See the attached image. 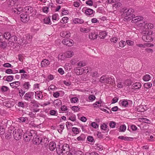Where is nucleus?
Here are the masks:
<instances>
[{
    "label": "nucleus",
    "instance_id": "obj_1",
    "mask_svg": "<svg viewBox=\"0 0 155 155\" xmlns=\"http://www.w3.org/2000/svg\"><path fill=\"white\" fill-rule=\"evenodd\" d=\"M134 12V10L132 8L125 9L123 14V15L124 18V21H129L131 20L132 18L135 16V15L133 14Z\"/></svg>",
    "mask_w": 155,
    "mask_h": 155
},
{
    "label": "nucleus",
    "instance_id": "obj_2",
    "mask_svg": "<svg viewBox=\"0 0 155 155\" xmlns=\"http://www.w3.org/2000/svg\"><path fill=\"white\" fill-rule=\"evenodd\" d=\"M36 136V132L33 130L27 131L23 135V137L25 141H29Z\"/></svg>",
    "mask_w": 155,
    "mask_h": 155
},
{
    "label": "nucleus",
    "instance_id": "obj_3",
    "mask_svg": "<svg viewBox=\"0 0 155 155\" xmlns=\"http://www.w3.org/2000/svg\"><path fill=\"white\" fill-rule=\"evenodd\" d=\"M22 131L21 129H15L13 132V135L14 139L16 140L20 139L22 135Z\"/></svg>",
    "mask_w": 155,
    "mask_h": 155
},
{
    "label": "nucleus",
    "instance_id": "obj_4",
    "mask_svg": "<svg viewBox=\"0 0 155 155\" xmlns=\"http://www.w3.org/2000/svg\"><path fill=\"white\" fill-rule=\"evenodd\" d=\"M34 93L31 91H29L26 93L23 97L24 100L28 101H31L34 97Z\"/></svg>",
    "mask_w": 155,
    "mask_h": 155
},
{
    "label": "nucleus",
    "instance_id": "obj_5",
    "mask_svg": "<svg viewBox=\"0 0 155 155\" xmlns=\"http://www.w3.org/2000/svg\"><path fill=\"white\" fill-rule=\"evenodd\" d=\"M150 33L148 32L146 34H145L144 35H143L142 37V39L145 41L147 42H151L153 40V38L152 36L149 34Z\"/></svg>",
    "mask_w": 155,
    "mask_h": 155
},
{
    "label": "nucleus",
    "instance_id": "obj_6",
    "mask_svg": "<svg viewBox=\"0 0 155 155\" xmlns=\"http://www.w3.org/2000/svg\"><path fill=\"white\" fill-rule=\"evenodd\" d=\"M61 148H62L63 154H66V155H67L68 154L69 152L70 151L69 146L68 144L65 143L62 145L61 144Z\"/></svg>",
    "mask_w": 155,
    "mask_h": 155
},
{
    "label": "nucleus",
    "instance_id": "obj_7",
    "mask_svg": "<svg viewBox=\"0 0 155 155\" xmlns=\"http://www.w3.org/2000/svg\"><path fill=\"white\" fill-rule=\"evenodd\" d=\"M62 43L68 46H71L74 44V42L71 39L68 38L64 39L62 41Z\"/></svg>",
    "mask_w": 155,
    "mask_h": 155
},
{
    "label": "nucleus",
    "instance_id": "obj_8",
    "mask_svg": "<svg viewBox=\"0 0 155 155\" xmlns=\"http://www.w3.org/2000/svg\"><path fill=\"white\" fill-rule=\"evenodd\" d=\"M33 143L36 145H38L41 143L43 142V140L41 137H38L36 134V136L32 139Z\"/></svg>",
    "mask_w": 155,
    "mask_h": 155
},
{
    "label": "nucleus",
    "instance_id": "obj_9",
    "mask_svg": "<svg viewBox=\"0 0 155 155\" xmlns=\"http://www.w3.org/2000/svg\"><path fill=\"white\" fill-rule=\"evenodd\" d=\"M3 36L2 34L0 33V47L2 48H5L7 46V43L3 41Z\"/></svg>",
    "mask_w": 155,
    "mask_h": 155
},
{
    "label": "nucleus",
    "instance_id": "obj_10",
    "mask_svg": "<svg viewBox=\"0 0 155 155\" xmlns=\"http://www.w3.org/2000/svg\"><path fill=\"white\" fill-rule=\"evenodd\" d=\"M20 16L21 20L23 22H27L29 20V16L26 14H22Z\"/></svg>",
    "mask_w": 155,
    "mask_h": 155
},
{
    "label": "nucleus",
    "instance_id": "obj_11",
    "mask_svg": "<svg viewBox=\"0 0 155 155\" xmlns=\"http://www.w3.org/2000/svg\"><path fill=\"white\" fill-rule=\"evenodd\" d=\"M82 11L83 12L85 13L86 15H90L93 14V10L91 8H87L86 7L83 8Z\"/></svg>",
    "mask_w": 155,
    "mask_h": 155
},
{
    "label": "nucleus",
    "instance_id": "obj_12",
    "mask_svg": "<svg viewBox=\"0 0 155 155\" xmlns=\"http://www.w3.org/2000/svg\"><path fill=\"white\" fill-rule=\"evenodd\" d=\"M50 64V62L48 60L44 59L41 62V65L42 67L45 68L47 67Z\"/></svg>",
    "mask_w": 155,
    "mask_h": 155
},
{
    "label": "nucleus",
    "instance_id": "obj_13",
    "mask_svg": "<svg viewBox=\"0 0 155 155\" xmlns=\"http://www.w3.org/2000/svg\"><path fill=\"white\" fill-rule=\"evenodd\" d=\"M35 98L37 100H42L43 97L42 92L41 91H38L35 92Z\"/></svg>",
    "mask_w": 155,
    "mask_h": 155
},
{
    "label": "nucleus",
    "instance_id": "obj_14",
    "mask_svg": "<svg viewBox=\"0 0 155 155\" xmlns=\"http://www.w3.org/2000/svg\"><path fill=\"white\" fill-rule=\"evenodd\" d=\"M141 87V84L139 82L134 83L131 86V88L134 90L138 89Z\"/></svg>",
    "mask_w": 155,
    "mask_h": 155
},
{
    "label": "nucleus",
    "instance_id": "obj_15",
    "mask_svg": "<svg viewBox=\"0 0 155 155\" xmlns=\"http://www.w3.org/2000/svg\"><path fill=\"white\" fill-rule=\"evenodd\" d=\"M143 17L141 16H135L132 18V19L131 21L133 23H136L138 21H140L143 19Z\"/></svg>",
    "mask_w": 155,
    "mask_h": 155
},
{
    "label": "nucleus",
    "instance_id": "obj_16",
    "mask_svg": "<svg viewBox=\"0 0 155 155\" xmlns=\"http://www.w3.org/2000/svg\"><path fill=\"white\" fill-rule=\"evenodd\" d=\"M57 147L56 143L52 141L50 143L49 145V148L51 151H53Z\"/></svg>",
    "mask_w": 155,
    "mask_h": 155
},
{
    "label": "nucleus",
    "instance_id": "obj_17",
    "mask_svg": "<svg viewBox=\"0 0 155 155\" xmlns=\"http://www.w3.org/2000/svg\"><path fill=\"white\" fill-rule=\"evenodd\" d=\"M119 139H121L122 140H124L125 141H132L133 140V138L132 137H124L122 136H120L118 137Z\"/></svg>",
    "mask_w": 155,
    "mask_h": 155
},
{
    "label": "nucleus",
    "instance_id": "obj_18",
    "mask_svg": "<svg viewBox=\"0 0 155 155\" xmlns=\"http://www.w3.org/2000/svg\"><path fill=\"white\" fill-rule=\"evenodd\" d=\"M25 12L29 14L32 13L33 11L32 7L30 6L25 7Z\"/></svg>",
    "mask_w": 155,
    "mask_h": 155
},
{
    "label": "nucleus",
    "instance_id": "obj_19",
    "mask_svg": "<svg viewBox=\"0 0 155 155\" xmlns=\"http://www.w3.org/2000/svg\"><path fill=\"white\" fill-rule=\"evenodd\" d=\"M97 34L94 32H91L89 35V38L91 39L94 40L96 39L97 37Z\"/></svg>",
    "mask_w": 155,
    "mask_h": 155
},
{
    "label": "nucleus",
    "instance_id": "obj_20",
    "mask_svg": "<svg viewBox=\"0 0 155 155\" xmlns=\"http://www.w3.org/2000/svg\"><path fill=\"white\" fill-rule=\"evenodd\" d=\"M107 35V33L105 31H104L100 32L98 36L100 38L104 39Z\"/></svg>",
    "mask_w": 155,
    "mask_h": 155
},
{
    "label": "nucleus",
    "instance_id": "obj_21",
    "mask_svg": "<svg viewBox=\"0 0 155 155\" xmlns=\"http://www.w3.org/2000/svg\"><path fill=\"white\" fill-rule=\"evenodd\" d=\"M61 147V144L59 145L57 147L56 150L58 154L60 155L62 153H63L62 150V148Z\"/></svg>",
    "mask_w": 155,
    "mask_h": 155
},
{
    "label": "nucleus",
    "instance_id": "obj_22",
    "mask_svg": "<svg viewBox=\"0 0 155 155\" xmlns=\"http://www.w3.org/2000/svg\"><path fill=\"white\" fill-rule=\"evenodd\" d=\"M20 85V82L19 81H15L10 84V85L13 88H16Z\"/></svg>",
    "mask_w": 155,
    "mask_h": 155
},
{
    "label": "nucleus",
    "instance_id": "obj_23",
    "mask_svg": "<svg viewBox=\"0 0 155 155\" xmlns=\"http://www.w3.org/2000/svg\"><path fill=\"white\" fill-rule=\"evenodd\" d=\"M107 77L105 76H102L100 78V81L103 83L107 84Z\"/></svg>",
    "mask_w": 155,
    "mask_h": 155
},
{
    "label": "nucleus",
    "instance_id": "obj_24",
    "mask_svg": "<svg viewBox=\"0 0 155 155\" xmlns=\"http://www.w3.org/2000/svg\"><path fill=\"white\" fill-rule=\"evenodd\" d=\"M119 104L123 107H127L128 105V102L126 100H120L119 102Z\"/></svg>",
    "mask_w": 155,
    "mask_h": 155
},
{
    "label": "nucleus",
    "instance_id": "obj_25",
    "mask_svg": "<svg viewBox=\"0 0 155 155\" xmlns=\"http://www.w3.org/2000/svg\"><path fill=\"white\" fill-rule=\"evenodd\" d=\"M65 55L67 58H70L74 55V52L72 51H67L65 53Z\"/></svg>",
    "mask_w": 155,
    "mask_h": 155
},
{
    "label": "nucleus",
    "instance_id": "obj_26",
    "mask_svg": "<svg viewBox=\"0 0 155 155\" xmlns=\"http://www.w3.org/2000/svg\"><path fill=\"white\" fill-rule=\"evenodd\" d=\"M31 86L29 82H25L23 84V87L24 88L28 90Z\"/></svg>",
    "mask_w": 155,
    "mask_h": 155
},
{
    "label": "nucleus",
    "instance_id": "obj_27",
    "mask_svg": "<svg viewBox=\"0 0 155 155\" xmlns=\"http://www.w3.org/2000/svg\"><path fill=\"white\" fill-rule=\"evenodd\" d=\"M3 39L5 38V39H6L9 40L11 36V35L9 32H7L5 33L3 35Z\"/></svg>",
    "mask_w": 155,
    "mask_h": 155
},
{
    "label": "nucleus",
    "instance_id": "obj_28",
    "mask_svg": "<svg viewBox=\"0 0 155 155\" xmlns=\"http://www.w3.org/2000/svg\"><path fill=\"white\" fill-rule=\"evenodd\" d=\"M86 136L84 134H82L80 136L78 137L77 138V139L79 141H84V140Z\"/></svg>",
    "mask_w": 155,
    "mask_h": 155
},
{
    "label": "nucleus",
    "instance_id": "obj_29",
    "mask_svg": "<svg viewBox=\"0 0 155 155\" xmlns=\"http://www.w3.org/2000/svg\"><path fill=\"white\" fill-rule=\"evenodd\" d=\"M53 104L55 106H59L60 105H61L62 104V102L60 100L57 99L55 100L53 102Z\"/></svg>",
    "mask_w": 155,
    "mask_h": 155
},
{
    "label": "nucleus",
    "instance_id": "obj_30",
    "mask_svg": "<svg viewBox=\"0 0 155 155\" xmlns=\"http://www.w3.org/2000/svg\"><path fill=\"white\" fill-rule=\"evenodd\" d=\"M137 110L139 112H143L145 110V109H144L142 105H140L138 106L137 108Z\"/></svg>",
    "mask_w": 155,
    "mask_h": 155
},
{
    "label": "nucleus",
    "instance_id": "obj_31",
    "mask_svg": "<svg viewBox=\"0 0 155 155\" xmlns=\"http://www.w3.org/2000/svg\"><path fill=\"white\" fill-rule=\"evenodd\" d=\"M17 39V37L15 36H11L9 41V42H11L12 43H15L16 42Z\"/></svg>",
    "mask_w": 155,
    "mask_h": 155
},
{
    "label": "nucleus",
    "instance_id": "obj_32",
    "mask_svg": "<svg viewBox=\"0 0 155 155\" xmlns=\"http://www.w3.org/2000/svg\"><path fill=\"white\" fill-rule=\"evenodd\" d=\"M124 86H129L131 85L132 81L129 80H125L124 82Z\"/></svg>",
    "mask_w": 155,
    "mask_h": 155
},
{
    "label": "nucleus",
    "instance_id": "obj_33",
    "mask_svg": "<svg viewBox=\"0 0 155 155\" xmlns=\"http://www.w3.org/2000/svg\"><path fill=\"white\" fill-rule=\"evenodd\" d=\"M80 31L81 32L88 33L90 32V29L89 28H87L84 27H81L80 28Z\"/></svg>",
    "mask_w": 155,
    "mask_h": 155
},
{
    "label": "nucleus",
    "instance_id": "obj_34",
    "mask_svg": "<svg viewBox=\"0 0 155 155\" xmlns=\"http://www.w3.org/2000/svg\"><path fill=\"white\" fill-rule=\"evenodd\" d=\"M74 22L75 24L79 23L81 24L84 23V21L82 19L76 18L74 19Z\"/></svg>",
    "mask_w": 155,
    "mask_h": 155
},
{
    "label": "nucleus",
    "instance_id": "obj_35",
    "mask_svg": "<svg viewBox=\"0 0 155 155\" xmlns=\"http://www.w3.org/2000/svg\"><path fill=\"white\" fill-rule=\"evenodd\" d=\"M50 6H51V8H52L53 7V5H49V6L48 7L47 6L44 7L43 8V12L46 13H47L48 12L49 8L50 7Z\"/></svg>",
    "mask_w": 155,
    "mask_h": 155
},
{
    "label": "nucleus",
    "instance_id": "obj_36",
    "mask_svg": "<svg viewBox=\"0 0 155 155\" xmlns=\"http://www.w3.org/2000/svg\"><path fill=\"white\" fill-rule=\"evenodd\" d=\"M107 84H111L115 83L114 79L112 77L107 78Z\"/></svg>",
    "mask_w": 155,
    "mask_h": 155
},
{
    "label": "nucleus",
    "instance_id": "obj_37",
    "mask_svg": "<svg viewBox=\"0 0 155 155\" xmlns=\"http://www.w3.org/2000/svg\"><path fill=\"white\" fill-rule=\"evenodd\" d=\"M72 130L74 134L76 135L79 133V129L77 127H73L72 128Z\"/></svg>",
    "mask_w": 155,
    "mask_h": 155
},
{
    "label": "nucleus",
    "instance_id": "obj_38",
    "mask_svg": "<svg viewBox=\"0 0 155 155\" xmlns=\"http://www.w3.org/2000/svg\"><path fill=\"white\" fill-rule=\"evenodd\" d=\"M22 10V8L21 7L15 9V10H14V13H16L18 14H19L20 13V12Z\"/></svg>",
    "mask_w": 155,
    "mask_h": 155
},
{
    "label": "nucleus",
    "instance_id": "obj_39",
    "mask_svg": "<svg viewBox=\"0 0 155 155\" xmlns=\"http://www.w3.org/2000/svg\"><path fill=\"white\" fill-rule=\"evenodd\" d=\"M152 86V84L150 82L145 83L143 85V86L144 88L147 89L150 88Z\"/></svg>",
    "mask_w": 155,
    "mask_h": 155
},
{
    "label": "nucleus",
    "instance_id": "obj_40",
    "mask_svg": "<svg viewBox=\"0 0 155 155\" xmlns=\"http://www.w3.org/2000/svg\"><path fill=\"white\" fill-rule=\"evenodd\" d=\"M143 79L145 81H148L150 79V76L149 74H146L143 77Z\"/></svg>",
    "mask_w": 155,
    "mask_h": 155
},
{
    "label": "nucleus",
    "instance_id": "obj_41",
    "mask_svg": "<svg viewBox=\"0 0 155 155\" xmlns=\"http://www.w3.org/2000/svg\"><path fill=\"white\" fill-rule=\"evenodd\" d=\"M124 86V83L121 81H119L117 84V87L119 88H122Z\"/></svg>",
    "mask_w": 155,
    "mask_h": 155
},
{
    "label": "nucleus",
    "instance_id": "obj_42",
    "mask_svg": "<svg viewBox=\"0 0 155 155\" xmlns=\"http://www.w3.org/2000/svg\"><path fill=\"white\" fill-rule=\"evenodd\" d=\"M31 103L33 104V106L35 107H39V103L35 100L32 101Z\"/></svg>",
    "mask_w": 155,
    "mask_h": 155
},
{
    "label": "nucleus",
    "instance_id": "obj_43",
    "mask_svg": "<svg viewBox=\"0 0 155 155\" xmlns=\"http://www.w3.org/2000/svg\"><path fill=\"white\" fill-rule=\"evenodd\" d=\"M119 45L120 47L123 48L126 45V42L125 41H121L119 42Z\"/></svg>",
    "mask_w": 155,
    "mask_h": 155
},
{
    "label": "nucleus",
    "instance_id": "obj_44",
    "mask_svg": "<svg viewBox=\"0 0 155 155\" xmlns=\"http://www.w3.org/2000/svg\"><path fill=\"white\" fill-rule=\"evenodd\" d=\"M87 140L91 142H94L95 141L93 137L91 136H89L87 138Z\"/></svg>",
    "mask_w": 155,
    "mask_h": 155
},
{
    "label": "nucleus",
    "instance_id": "obj_45",
    "mask_svg": "<svg viewBox=\"0 0 155 155\" xmlns=\"http://www.w3.org/2000/svg\"><path fill=\"white\" fill-rule=\"evenodd\" d=\"M126 126L125 125H121L120 127V130L121 132H124L126 130Z\"/></svg>",
    "mask_w": 155,
    "mask_h": 155
},
{
    "label": "nucleus",
    "instance_id": "obj_46",
    "mask_svg": "<svg viewBox=\"0 0 155 155\" xmlns=\"http://www.w3.org/2000/svg\"><path fill=\"white\" fill-rule=\"evenodd\" d=\"M78 100V98L77 97H75L72 98L71 99V103H76Z\"/></svg>",
    "mask_w": 155,
    "mask_h": 155
},
{
    "label": "nucleus",
    "instance_id": "obj_47",
    "mask_svg": "<svg viewBox=\"0 0 155 155\" xmlns=\"http://www.w3.org/2000/svg\"><path fill=\"white\" fill-rule=\"evenodd\" d=\"M101 129L104 130H106L107 128V125L105 124H103L101 126Z\"/></svg>",
    "mask_w": 155,
    "mask_h": 155
},
{
    "label": "nucleus",
    "instance_id": "obj_48",
    "mask_svg": "<svg viewBox=\"0 0 155 155\" xmlns=\"http://www.w3.org/2000/svg\"><path fill=\"white\" fill-rule=\"evenodd\" d=\"M44 23L46 24H48L50 22V19L49 18H46L44 20Z\"/></svg>",
    "mask_w": 155,
    "mask_h": 155
},
{
    "label": "nucleus",
    "instance_id": "obj_49",
    "mask_svg": "<svg viewBox=\"0 0 155 155\" xmlns=\"http://www.w3.org/2000/svg\"><path fill=\"white\" fill-rule=\"evenodd\" d=\"M13 76H9L7 77L6 81L8 82L11 81L13 80Z\"/></svg>",
    "mask_w": 155,
    "mask_h": 155
},
{
    "label": "nucleus",
    "instance_id": "obj_50",
    "mask_svg": "<svg viewBox=\"0 0 155 155\" xmlns=\"http://www.w3.org/2000/svg\"><path fill=\"white\" fill-rule=\"evenodd\" d=\"M50 114L51 115H57L58 114L57 112V111L54 110H52L50 111Z\"/></svg>",
    "mask_w": 155,
    "mask_h": 155
},
{
    "label": "nucleus",
    "instance_id": "obj_51",
    "mask_svg": "<svg viewBox=\"0 0 155 155\" xmlns=\"http://www.w3.org/2000/svg\"><path fill=\"white\" fill-rule=\"evenodd\" d=\"M58 60H62L64 58V55L62 54H60L58 56Z\"/></svg>",
    "mask_w": 155,
    "mask_h": 155
},
{
    "label": "nucleus",
    "instance_id": "obj_52",
    "mask_svg": "<svg viewBox=\"0 0 155 155\" xmlns=\"http://www.w3.org/2000/svg\"><path fill=\"white\" fill-rule=\"evenodd\" d=\"M25 91H24L22 89H21L20 90L19 92L20 97H22L25 93Z\"/></svg>",
    "mask_w": 155,
    "mask_h": 155
},
{
    "label": "nucleus",
    "instance_id": "obj_53",
    "mask_svg": "<svg viewBox=\"0 0 155 155\" xmlns=\"http://www.w3.org/2000/svg\"><path fill=\"white\" fill-rule=\"evenodd\" d=\"M140 119L142 120L143 122L147 123H150V121L146 118H140Z\"/></svg>",
    "mask_w": 155,
    "mask_h": 155
},
{
    "label": "nucleus",
    "instance_id": "obj_54",
    "mask_svg": "<svg viewBox=\"0 0 155 155\" xmlns=\"http://www.w3.org/2000/svg\"><path fill=\"white\" fill-rule=\"evenodd\" d=\"M72 110L74 111L75 112H77L80 109L77 106H74L72 107Z\"/></svg>",
    "mask_w": 155,
    "mask_h": 155
},
{
    "label": "nucleus",
    "instance_id": "obj_55",
    "mask_svg": "<svg viewBox=\"0 0 155 155\" xmlns=\"http://www.w3.org/2000/svg\"><path fill=\"white\" fill-rule=\"evenodd\" d=\"M127 44L129 45L132 46L134 44V42L129 40H128L126 41Z\"/></svg>",
    "mask_w": 155,
    "mask_h": 155
},
{
    "label": "nucleus",
    "instance_id": "obj_56",
    "mask_svg": "<svg viewBox=\"0 0 155 155\" xmlns=\"http://www.w3.org/2000/svg\"><path fill=\"white\" fill-rule=\"evenodd\" d=\"M5 72L7 74H13V71L11 69H8L5 71Z\"/></svg>",
    "mask_w": 155,
    "mask_h": 155
},
{
    "label": "nucleus",
    "instance_id": "obj_57",
    "mask_svg": "<svg viewBox=\"0 0 155 155\" xmlns=\"http://www.w3.org/2000/svg\"><path fill=\"white\" fill-rule=\"evenodd\" d=\"M97 147L96 149L98 150H102L103 149V147L102 145L98 144L96 145Z\"/></svg>",
    "mask_w": 155,
    "mask_h": 155
},
{
    "label": "nucleus",
    "instance_id": "obj_58",
    "mask_svg": "<svg viewBox=\"0 0 155 155\" xmlns=\"http://www.w3.org/2000/svg\"><path fill=\"white\" fill-rule=\"evenodd\" d=\"M3 67L6 68H12V66L11 64L9 63H5L3 64Z\"/></svg>",
    "mask_w": 155,
    "mask_h": 155
},
{
    "label": "nucleus",
    "instance_id": "obj_59",
    "mask_svg": "<svg viewBox=\"0 0 155 155\" xmlns=\"http://www.w3.org/2000/svg\"><path fill=\"white\" fill-rule=\"evenodd\" d=\"M91 126L95 128H97L98 127V125L95 122L92 123Z\"/></svg>",
    "mask_w": 155,
    "mask_h": 155
},
{
    "label": "nucleus",
    "instance_id": "obj_60",
    "mask_svg": "<svg viewBox=\"0 0 155 155\" xmlns=\"http://www.w3.org/2000/svg\"><path fill=\"white\" fill-rule=\"evenodd\" d=\"M5 132V129L2 126L0 127V134L2 135L4 134Z\"/></svg>",
    "mask_w": 155,
    "mask_h": 155
},
{
    "label": "nucleus",
    "instance_id": "obj_61",
    "mask_svg": "<svg viewBox=\"0 0 155 155\" xmlns=\"http://www.w3.org/2000/svg\"><path fill=\"white\" fill-rule=\"evenodd\" d=\"M58 15L57 14H55L52 16V19L53 20H56L57 19Z\"/></svg>",
    "mask_w": 155,
    "mask_h": 155
},
{
    "label": "nucleus",
    "instance_id": "obj_62",
    "mask_svg": "<svg viewBox=\"0 0 155 155\" xmlns=\"http://www.w3.org/2000/svg\"><path fill=\"white\" fill-rule=\"evenodd\" d=\"M118 39L117 37H114L110 39V41L114 43H116L117 42Z\"/></svg>",
    "mask_w": 155,
    "mask_h": 155
},
{
    "label": "nucleus",
    "instance_id": "obj_63",
    "mask_svg": "<svg viewBox=\"0 0 155 155\" xmlns=\"http://www.w3.org/2000/svg\"><path fill=\"white\" fill-rule=\"evenodd\" d=\"M95 96L94 95H91L89 96L88 97V98L89 99V100L91 101H93L95 99Z\"/></svg>",
    "mask_w": 155,
    "mask_h": 155
},
{
    "label": "nucleus",
    "instance_id": "obj_64",
    "mask_svg": "<svg viewBox=\"0 0 155 155\" xmlns=\"http://www.w3.org/2000/svg\"><path fill=\"white\" fill-rule=\"evenodd\" d=\"M86 3L89 6H92L93 5V2L91 0H89L86 2Z\"/></svg>",
    "mask_w": 155,
    "mask_h": 155
}]
</instances>
